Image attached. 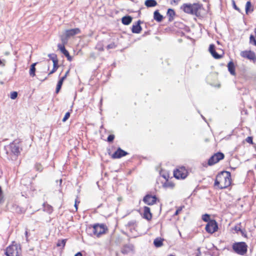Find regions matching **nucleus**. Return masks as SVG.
Instances as JSON below:
<instances>
[{
  "instance_id": "obj_1",
  "label": "nucleus",
  "mask_w": 256,
  "mask_h": 256,
  "mask_svg": "<svg viewBox=\"0 0 256 256\" xmlns=\"http://www.w3.org/2000/svg\"><path fill=\"white\" fill-rule=\"evenodd\" d=\"M201 6L200 4L196 3L184 4L182 6L181 9L186 13L198 16L200 15V10L201 9Z\"/></svg>"
},
{
  "instance_id": "obj_2",
  "label": "nucleus",
  "mask_w": 256,
  "mask_h": 256,
  "mask_svg": "<svg viewBox=\"0 0 256 256\" xmlns=\"http://www.w3.org/2000/svg\"><path fill=\"white\" fill-rule=\"evenodd\" d=\"M6 154H8L7 148H8L10 153L16 156V158L20 154L22 150L20 147V142L18 140H15L11 142L9 145L5 146Z\"/></svg>"
},
{
  "instance_id": "obj_3",
  "label": "nucleus",
  "mask_w": 256,
  "mask_h": 256,
  "mask_svg": "<svg viewBox=\"0 0 256 256\" xmlns=\"http://www.w3.org/2000/svg\"><path fill=\"white\" fill-rule=\"evenodd\" d=\"M218 178L220 180V189L228 188L231 184V174L229 172H222L218 174Z\"/></svg>"
},
{
  "instance_id": "obj_4",
  "label": "nucleus",
  "mask_w": 256,
  "mask_h": 256,
  "mask_svg": "<svg viewBox=\"0 0 256 256\" xmlns=\"http://www.w3.org/2000/svg\"><path fill=\"white\" fill-rule=\"evenodd\" d=\"M232 248L234 252L241 256H244L248 250V246L245 242H234Z\"/></svg>"
},
{
  "instance_id": "obj_5",
  "label": "nucleus",
  "mask_w": 256,
  "mask_h": 256,
  "mask_svg": "<svg viewBox=\"0 0 256 256\" xmlns=\"http://www.w3.org/2000/svg\"><path fill=\"white\" fill-rule=\"evenodd\" d=\"M206 230L210 234H213L216 232L218 229V226L216 222L214 220H210L206 226Z\"/></svg>"
},
{
  "instance_id": "obj_6",
  "label": "nucleus",
  "mask_w": 256,
  "mask_h": 256,
  "mask_svg": "<svg viewBox=\"0 0 256 256\" xmlns=\"http://www.w3.org/2000/svg\"><path fill=\"white\" fill-rule=\"evenodd\" d=\"M174 176L177 179H184L188 176V171L184 167H180L174 170Z\"/></svg>"
},
{
  "instance_id": "obj_7",
  "label": "nucleus",
  "mask_w": 256,
  "mask_h": 256,
  "mask_svg": "<svg viewBox=\"0 0 256 256\" xmlns=\"http://www.w3.org/2000/svg\"><path fill=\"white\" fill-rule=\"evenodd\" d=\"M93 234L96 236H99L105 232L104 225L96 224H94L92 228H90Z\"/></svg>"
},
{
  "instance_id": "obj_8",
  "label": "nucleus",
  "mask_w": 256,
  "mask_h": 256,
  "mask_svg": "<svg viewBox=\"0 0 256 256\" xmlns=\"http://www.w3.org/2000/svg\"><path fill=\"white\" fill-rule=\"evenodd\" d=\"M224 157V154L220 152H218L213 156H212L208 161V164L209 166H212L218 162L220 160H222Z\"/></svg>"
},
{
  "instance_id": "obj_9",
  "label": "nucleus",
  "mask_w": 256,
  "mask_h": 256,
  "mask_svg": "<svg viewBox=\"0 0 256 256\" xmlns=\"http://www.w3.org/2000/svg\"><path fill=\"white\" fill-rule=\"evenodd\" d=\"M18 247L16 244H12L8 246L6 250V256H18Z\"/></svg>"
},
{
  "instance_id": "obj_10",
  "label": "nucleus",
  "mask_w": 256,
  "mask_h": 256,
  "mask_svg": "<svg viewBox=\"0 0 256 256\" xmlns=\"http://www.w3.org/2000/svg\"><path fill=\"white\" fill-rule=\"evenodd\" d=\"M240 56L244 58H246L254 62H256V54L252 51H242L240 52Z\"/></svg>"
},
{
  "instance_id": "obj_11",
  "label": "nucleus",
  "mask_w": 256,
  "mask_h": 256,
  "mask_svg": "<svg viewBox=\"0 0 256 256\" xmlns=\"http://www.w3.org/2000/svg\"><path fill=\"white\" fill-rule=\"evenodd\" d=\"M80 32V30L79 28H75L70 30H66L65 32V38L66 40L70 37L74 36Z\"/></svg>"
},
{
  "instance_id": "obj_12",
  "label": "nucleus",
  "mask_w": 256,
  "mask_h": 256,
  "mask_svg": "<svg viewBox=\"0 0 256 256\" xmlns=\"http://www.w3.org/2000/svg\"><path fill=\"white\" fill-rule=\"evenodd\" d=\"M157 198L156 196H152L150 194H146L143 199V201L145 204L148 205H152L156 203Z\"/></svg>"
},
{
  "instance_id": "obj_13",
  "label": "nucleus",
  "mask_w": 256,
  "mask_h": 256,
  "mask_svg": "<svg viewBox=\"0 0 256 256\" xmlns=\"http://www.w3.org/2000/svg\"><path fill=\"white\" fill-rule=\"evenodd\" d=\"M128 154V152L121 149L118 148L117 150L112 154V158H120Z\"/></svg>"
},
{
  "instance_id": "obj_14",
  "label": "nucleus",
  "mask_w": 256,
  "mask_h": 256,
  "mask_svg": "<svg viewBox=\"0 0 256 256\" xmlns=\"http://www.w3.org/2000/svg\"><path fill=\"white\" fill-rule=\"evenodd\" d=\"M134 250V246L132 244H124L122 248L121 252L124 254H128Z\"/></svg>"
},
{
  "instance_id": "obj_15",
  "label": "nucleus",
  "mask_w": 256,
  "mask_h": 256,
  "mask_svg": "<svg viewBox=\"0 0 256 256\" xmlns=\"http://www.w3.org/2000/svg\"><path fill=\"white\" fill-rule=\"evenodd\" d=\"M141 23V21L140 20H138L135 24H133L132 31L133 33L135 34H140L142 31V27L140 26Z\"/></svg>"
},
{
  "instance_id": "obj_16",
  "label": "nucleus",
  "mask_w": 256,
  "mask_h": 256,
  "mask_svg": "<svg viewBox=\"0 0 256 256\" xmlns=\"http://www.w3.org/2000/svg\"><path fill=\"white\" fill-rule=\"evenodd\" d=\"M144 218L148 220H150L152 218V214L150 211V208L148 206L144 208Z\"/></svg>"
},
{
  "instance_id": "obj_17",
  "label": "nucleus",
  "mask_w": 256,
  "mask_h": 256,
  "mask_svg": "<svg viewBox=\"0 0 256 256\" xmlns=\"http://www.w3.org/2000/svg\"><path fill=\"white\" fill-rule=\"evenodd\" d=\"M228 68L230 74L232 76L236 75L235 66L234 62L232 61L230 62L228 64Z\"/></svg>"
},
{
  "instance_id": "obj_18",
  "label": "nucleus",
  "mask_w": 256,
  "mask_h": 256,
  "mask_svg": "<svg viewBox=\"0 0 256 256\" xmlns=\"http://www.w3.org/2000/svg\"><path fill=\"white\" fill-rule=\"evenodd\" d=\"M154 18L158 22H160L163 19V16L159 12L158 10H156L154 12Z\"/></svg>"
},
{
  "instance_id": "obj_19",
  "label": "nucleus",
  "mask_w": 256,
  "mask_h": 256,
  "mask_svg": "<svg viewBox=\"0 0 256 256\" xmlns=\"http://www.w3.org/2000/svg\"><path fill=\"white\" fill-rule=\"evenodd\" d=\"M144 4L148 8L154 7L157 5V2L155 0H146Z\"/></svg>"
},
{
  "instance_id": "obj_20",
  "label": "nucleus",
  "mask_w": 256,
  "mask_h": 256,
  "mask_svg": "<svg viewBox=\"0 0 256 256\" xmlns=\"http://www.w3.org/2000/svg\"><path fill=\"white\" fill-rule=\"evenodd\" d=\"M167 15L169 17V21L171 22L173 20L174 18L176 15V13L174 10L172 8H168L167 12Z\"/></svg>"
},
{
  "instance_id": "obj_21",
  "label": "nucleus",
  "mask_w": 256,
  "mask_h": 256,
  "mask_svg": "<svg viewBox=\"0 0 256 256\" xmlns=\"http://www.w3.org/2000/svg\"><path fill=\"white\" fill-rule=\"evenodd\" d=\"M122 23L124 25L129 24L132 21V18L130 16H124L122 18Z\"/></svg>"
},
{
  "instance_id": "obj_22",
  "label": "nucleus",
  "mask_w": 256,
  "mask_h": 256,
  "mask_svg": "<svg viewBox=\"0 0 256 256\" xmlns=\"http://www.w3.org/2000/svg\"><path fill=\"white\" fill-rule=\"evenodd\" d=\"M163 239L160 238H156L154 241V244L156 248H159L163 245Z\"/></svg>"
},
{
  "instance_id": "obj_23",
  "label": "nucleus",
  "mask_w": 256,
  "mask_h": 256,
  "mask_svg": "<svg viewBox=\"0 0 256 256\" xmlns=\"http://www.w3.org/2000/svg\"><path fill=\"white\" fill-rule=\"evenodd\" d=\"M58 49L61 51V52L66 56H69V52H68L65 48L64 45L58 44Z\"/></svg>"
},
{
  "instance_id": "obj_24",
  "label": "nucleus",
  "mask_w": 256,
  "mask_h": 256,
  "mask_svg": "<svg viewBox=\"0 0 256 256\" xmlns=\"http://www.w3.org/2000/svg\"><path fill=\"white\" fill-rule=\"evenodd\" d=\"M48 56L52 61L53 64H58V60L56 54H50L48 55Z\"/></svg>"
},
{
  "instance_id": "obj_25",
  "label": "nucleus",
  "mask_w": 256,
  "mask_h": 256,
  "mask_svg": "<svg viewBox=\"0 0 256 256\" xmlns=\"http://www.w3.org/2000/svg\"><path fill=\"white\" fill-rule=\"evenodd\" d=\"M44 210L46 211L48 214H51L53 211L52 207L46 204H44Z\"/></svg>"
},
{
  "instance_id": "obj_26",
  "label": "nucleus",
  "mask_w": 256,
  "mask_h": 256,
  "mask_svg": "<svg viewBox=\"0 0 256 256\" xmlns=\"http://www.w3.org/2000/svg\"><path fill=\"white\" fill-rule=\"evenodd\" d=\"M36 63H34L30 66V75L31 76L34 77L35 76L36 72Z\"/></svg>"
},
{
  "instance_id": "obj_27",
  "label": "nucleus",
  "mask_w": 256,
  "mask_h": 256,
  "mask_svg": "<svg viewBox=\"0 0 256 256\" xmlns=\"http://www.w3.org/2000/svg\"><path fill=\"white\" fill-rule=\"evenodd\" d=\"M96 49L100 52L104 51V44L102 42H98L96 46Z\"/></svg>"
},
{
  "instance_id": "obj_28",
  "label": "nucleus",
  "mask_w": 256,
  "mask_h": 256,
  "mask_svg": "<svg viewBox=\"0 0 256 256\" xmlns=\"http://www.w3.org/2000/svg\"><path fill=\"white\" fill-rule=\"evenodd\" d=\"M66 240V239H63L60 240H58L56 244V246H62V248H64L65 246Z\"/></svg>"
},
{
  "instance_id": "obj_29",
  "label": "nucleus",
  "mask_w": 256,
  "mask_h": 256,
  "mask_svg": "<svg viewBox=\"0 0 256 256\" xmlns=\"http://www.w3.org/2000/svg\"><path fill=\"white\" fill-rule=\"evenodd\" d=\"M62 84H63V82H61V81L58 80V82L57 84L56 88V94L59 92L62 88Z\"/></svg>"
},
{
  "instance_id": "obj_30",
  "label": "nucleus",
  "mask_w": 256,
  "mask_h": 256,
  "mask_svg": "<svg viewBox=\"0 0 256 256\" xmlns=\"http://www.w3.org/2000/svg\"><path fill=\"white\" fill-rule=\"evenodd\" d=\"M220 180L218 178V174L216 176V179L214 182V186H217L219 188H220V186H221Z\"/></svg>"
},
{
  "instance_id": "obj_31",
  "label": "nucleus",
  "mask_w": 256,
  "mask_h": 256,
  "mask_svg": "<svg viewBox=\"0 0 256 256\" xmlns=\"http://www.w3.org/2000/svg\"><path fill=\"white\" fill-rule=\"evenodd\" d=\"M202 220L204 221L208 222L210 220V215L208 214H204L202 215Z\"/></svg>"
},
{
  "instance_id": "obj_32",
  "label": "nucleus",
  "mask_w": 256,
  "mask_h": 256,
  "mask_svg": "<svg viewBox=\"0 0 256 256\" xmlns=\"http://www.w3.org/2000/svg\"><path fill=\"white\" fill-rule=\"evenodd\" d=\"M250 44L256 46V40L253 35H250Z\"/></svg>"
},
{
  "instance_id": "obj_33",
  "label": "nucleus",
  "mask_w": 256,
  "mask_h": 256,
  "mask_svg": "<svg viewBox=\"0 0 256 256\" xmlns=\"http://www.w3.org/2000/svg\"><path fill=\"white\" fill-rule=\"evenodd\" d=\"M35 168H36V170L40 172H42V169H43L42 166L41 165V164H38V163H37L35 164Z\"/></svg>"
},
{
  "instance_id": "obj_34",
  "label": "nucleus",
  "mask_w": 256,
  "mask_h": 256,
  "mask_svg": "<svg viewBox=\"0 0 256 256\" xmlns=\"http://www.w3.org/2000/svg\"><path fill=\"white\" fill-rule=\"evenodd\" d=\"M134 222H130L128 223V224L126 225V229L128 230H131V227H134Z\"/></svg>"
},
{
  "instance_id": "obj_35",
  "label": "nucleus",
  "mask_w": 256,
  "mask_h": 256,
  "mask_svg": "<svg viewBox=\"0 0 256 256\" xmlns=\"http://www.w3.org/2000/svg\"><path fill=\"white\" fill-rule=\"evenodd\" d=\"M234 230L236 231V233H238L239 232L241 231V226L240 224H238L234 226V228H232Z\"/></svg>"
},
{
  "instance_id": "obj_36",
  "label": "nucleus",
  "mask_w": 256,
  "mask_h": 256,
  "mask_svg": "<svg viewBox=\"0 0 256 256\" xmlns=\"http://www.w3.org/2000/svg\"><path fill=\"white\" fill-rule=\"evenodd\" d=\"M251 2L250 1L247 2L246 4V14H248L250 10V8L251 7Z\"/></svg>"
},
{
  "instance_id": "obj_37",
  "label": "nucleus",
  "mask_w": 256,
  "mask_h": 256,
  "mask_svg": "<svg viewBox=\"0 0 256 256\" xmlns=\"http://www.w3.org/2000/svg\"><path fill=\"white\" fill-rule=\"evenodd\" d=\"M58 64H53V68L52 70L50 72L48 75H50L53 73H54L58 68Z\"/></svg>"
},
{
  "instance_id": "obj_38",
  "label": "nucleus",
  "mask_w": 256,
  "mask_h": 256,
  "mask_svg": "<svg viewBox=\"0 0 256 256\" xmlns=\"http://www.w3.org/2000/svg\"><path fill=\"white\" fill-rule=\"evenodd\" d=\"M212 56L216 58V59H219L222 56L220 54H218L216 52V50H214V52H213L212 53Z\"/></svg>"
},
{
  "instance_id": "obj_39",
  "label": "nucleus",
  "mask_w": 256,
  "mask_h": 256,
  "mask_svg": "<svg viewBox=\"0 0 256 256\" xmlns=\"http://www.w3.org/2000/svg\"><path fill=\"white\" fill-rule=\"evenodd\" d=\"M70 112H67L65 114V115H64V118H63L62 120V122H66V121L68 120V118H70Z\"/></svg>"
},
{
  "instance_id": "obj_40",
  "label": "nucleus",
  "mask_w": 256,
  "mask_h": 256,
  "mask_svg": "<svg viewBox=\"0 0 256 256\" xmlns=\"http://www.w3.org/2000/svg\"><path fill=\"white\" fill-rule=\"evenodd\" d=\"M18 96V92H13L10 94V98L12 100L16 99Z\"/></svg>"
},
{
  "instance_id": "obj_41",
  "label": "nucleus",
  "mask_w": 256,
  "mask_h": 256,
  "mask_svg": "<svg viewBox=\"0 0 256 256\" xmlns=\"http://www.w3.org/2000/svg\"><path fill=\"white\" fill-rule=\"evenodd\" d=\"M232 4L234 9L238 11L239 12H241L240 9L236 6L234 0H232Z\"/></svg>"
},
{
  "instance_id": "obj_42",
  "label": "nucleus",
  "mask_w": 256,
  "mask_h": 256,
  "mask_svg": "<svg viewBox=\"0 0 256 256\" xmlns=\"http://www.w3.org/2000/svg\"><path fill=\"white\" fill-rule=\"evenodd\" d=\"M116 48V45L115 44L114 42H112L110 44H109L107 46V49L108 50H109V49H112V48Z\"/></svg>"
},
{
  "instance_id": "obj_43",
  "label": "nucleus",
  "mask_w": 256,
  "mask_h": 256,
  "mask_svg": "<svg viewBox=\"0 0 256 256\" xmlns=\"http://www.w3.org/2000/svg\"><path fill=\"white\" fill-rule=\"evenodd\" d=\"M114 134H110L108 137V142H113L114 140Z\"/></svg>"
},
{
  "instance_id": "obj_44",
  "label": "nucleus",
  "mask_w": 256,
  "mask_h": 256,
  "mask_svg": "<svg viewBox=\"0 0 256 256\" xmlns=\"http://www.w3.org/2000/svg\"><path fill=\"white\" fill-rule=\"evenodd\" d=\"M215 50V46L214 44H212L209 47V51L210 53L212 54V53Z\"/></svg>"
},
{
  "instance_id": "obj_45",
  "label": "nucleus",
  "mask_w": 256,
  "mask_h": 256,
  "mask_svg": "<svg viewBox=\"0 0 256 256\" xmlns=\"http://www.w3.org/2000/svg\"><path fill=\"white\" fill-rule=\"evenodd\" d=\"M4 202V196L2 194V192L0 186V204H2Z\"/></svg>"
},
{
  "instance_id": "obj_46",
  "label": "nucleus",
  "mask_w": 256,
  "mask_h": 256,
  "mask_svg": "<svg viewBox=\"0 0 256 256\" xmlns=\"http://www.w3.org/2000/svg\"><path fill=\"white\" fill-rule=\"evenodd\" d=\"M246 141L249 144H252V136H248L246 138Z\"/></svg>"
},
{
  "instance_id": "obj_47",
  "label": "nucleus",
  "mask_w": 256,
  "mask_h": 256,
  "mask_svg": "<svg viewBox=\"0 0 256 256\" xmlns=\"http://www.w3.org/2000/svg\"><path fill=\"white\" fill-rule=\"evenodd\" d=\"M180 0H170V4H174L176 5H178Z\"/></svg>"
},
{
  "instance_id": "obj_48",
  "label": "nucleus",
  "mask_w": 256,
  "mask_h": 256,
  "mask_svg": "<svg viewBox=\"0 0 256 256\" xmlns=\"http://www.w3.org/2000/svg\"><path fill=\"white\" fill-rule=\"evenodd\" d=\"M240 232L241 234H242L243 236H244V237H245V238H246V237H247L246 232V231L245 230H242H242H241V231H240Z\"/></svg>"
},
{
  "instance_id": "obj_49",
  "label": "nucleus",
  "mask_w": 256,
  "mask_h": 256,
  "mask_svg": "<svg viewBox=\"0 0 256 256\" xmlns=\"http://www.w3.org/2000/svg\"><path fill=\"white\" fill-rule=\"evenodd\" d=\"M182 210V207L179 208L175 212L174 215H178L179 212Z\"/></svg>"
},
{
  "instance_id": "obj_50",
  "label": "nucleus",
  "mask_w": 256,
  "mask_h": 256,
  "mask_svg": "<svg viewBox=\"0 0 256 256\" xmlns=\"http://www.w3.org/2000/svg\"><path fill=\"white\" fill-rule=\"evenodd\" d=\"M80 203L79 201H78L77 200H75L74 207L76 208V210H78V204Z\"/></svg>"
},
{
  "instance_id": "obj_51",
  "label": "nucleus",
  "mask_w": 256,
  "mask_h": 256,
  "mask_svg": "<svg viewBox=\"0 0 256 256\" xmlns=\"http://www.w3.org/2000/svg\"><path fill=\"white\" fill-rule=\"evenodd\" d=\"M66 74H64L61 78L59 80V81H61V82H63L64 80L66 78Z\"/></svg>"
},
{
  "instance_id": "obj_52",
  "label": "nucleus",
  "mask_w": 256,
  "mask_h": 256,
  "mask_svg": "<svg viewBox=\"0 0 256 256\" xmlns=\"http://www.w3.org/2000/svg\"><path fill=\"white\" fill-rule=\"evenodd\" d=\"M74 256H82V254L80 252H78Z\"/></svg>"
},
{
  "instance_id": "obj_53",
  "label": "nucleus",
  "mask_w": 256,
  "mask_h": 256,
  "mask_svg": "<svg viewBox=\"0 0 256 256\" xmlns=\"http://www.w3.org/2000/svg\"><path fill=\"white\" fill-rule=\"evenodd\" d=\"M131 230H129L130 231L132 232H133V231H134L135 230V228H134V227H131Z\"/></svg>"
},
{
  "instance_id": "obj_54",
  "label": "nucleus",
  "mask_w": 256,
  "mask_h": 256,
  "mask_svg": "<svg viewBox=\"0 0 256 256\" xmlns=\"http://www.w3.org/2000/svg\"><path fill=\"white\" fill-rule=\"evenodd\" d=\"M67 58H68V60H69V61H71L72 60V58L70 57V56L69 55V56H66Z\"/></svg>"
},
{
  "instance_id": "obj_55",
  "label": "nucleus",
  "mask_w": 256,
  "mask_h": 256,
  "mask_svg": "<svg viewBox=\"0 0 256 256\" xmlns=\"http://www.w3.org/2000/svg\"><path fill=\"white\" fill-rule=\"evenodd\" d=\"M25 234L26 236L27 237V236H28V232L26 230V232H25Z\"/></svg>"
},
{
  "instance_id": "obj_56",
  "label": "nucleus",
  "mask_w": 256,
  "mask_h": 256,
  "mask_svg": "<svg viewBox=\"0 0 256 256\" xmlns=\"http://www.w3.org/2000/svg\"><path fill=\"white\" fill-rule=\"evenodd\" d=\"M68 72H69L68 70L66 72V73L65 74H66V76H67V74H68Z\"/></svg>"
},
{
  "instance_id": "obj_57",
  "label": "nucleus",
  "mask_w": 256,
  "mask_h": 256,
  "mask_svg": "<svg viewBox=\"0 0 256 256\" xmlns=\"http://www.w3.org/2000/svg\"><path fill=\"white\" fill-rule=\"evenodd\" d=\"M2 64V62L1 61V60H0V64Z\"/></svg>"
},
{
  "instance_id": "obj_58",
  "label": "nucleus",
  "mask_w": 256,
  "mask_h": 256,
  "mask_svg": "<svg viewBox=\"0 0 256 256\" xmlns=\"http://www.w3.org/2000/svg\"><path fill=\"white\" fill-rule=\"evenodd\" d=\"M62 41H64V38L63 37H62Z\"/></svg>"
},
{
  "instance_id": "obj_59",
  "label": "nucleus",
  "mask_w": 256,
  "mask_h": 256,
  "mask_svg": "<svg viewBox=\"0 0 256 256\" xmlns=\"http://www.w3.org/2000/svg\"><path fill=\"white\" fill-rule=\"evenodd\" d=\"M60 183L61 184L62 182V180H60Z\"/></svg>"
},
{
  "instance_id": "obj_60",
  "label": "nucleus",
  "mask_w": 256,
  "mask_h": 256,
  "mask_svg": "<svg viewBox=\"0 0 256 256\" xmlns=\"http://www.w3.org/2000/svg\"><path fill=\"white\" fill-rule=\"evenodd\" d=\"M202 117L203 118V119H205L204 118L203 116L202 115Z\"/></svg>"
}]
</instances>
